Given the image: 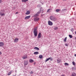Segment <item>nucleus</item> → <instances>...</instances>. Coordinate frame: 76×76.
Returning <instances> with one entry per match:
<instances>
[{
    "instance_id": "1",
    "label": "nucleus",
    "mask_w": 76,
    "mask_h": 76,
    "mask_svg": "<svg viewBox=\"0 0 76 76\" xmlns=\"http://www.w3.org/2000/svg\"><path fill=\"white\" fill-rule=\"evenodd\" d=\"M37 27L35 28L34 29V30L33 33L35 37H37V35H38V32L37 31Z\"/></svg>"
},
{
    "instance_id": "2",
    "label": "nucleus",
    "mask_w": 76,
    "mask_h": 76,
    "mask_svg": "<svg viewBox=\"0 0 76 76\" xmlns=\"http://www.w3.org/2000/svg\"><path fill=\"white\" fill-rule=\"evenodd\" d=\"M50 20H52L53 21H56V20H57L56 18H55L54 16L53 15L51 16L50 17Z\"/></svg>"
},
{
    "instance_id": "3",
    "label": "nucleus",
    "mask_w": 76,
    "mask_h": 76,
    "mask_svg": "<svg viewBox=\"0 0 76 76\" xmlns=\"http://www.w3.org/2000/svg\"><path fill=\"white\" fill-rule=\"evenodd\" d=\"M48 24L49 25H50V26H52V25H53V22H51V21H48Z\"/></svg>"
},
{
    "instance_id": "4",
    "label": "nucleus",
    "mask_w": 76,
    "mask_h": 76,
    "mask_svg": "<svg viewBox=\"0 0 76 76\" xmlns=\"http://www.w3.org/2000/svg\"><path fill=\"white\" fill-rule=\"evenodd\" d=\"M41 33H39L38 34V37H37L39 39L41 38Z\"/></svg>"
},
{
    "instance_id": "5",
    "label": "nucleus",
    "mask_w": 76,
    "mask_h": 76,
    "mask_svg": "<svg viewBox=\"0 0 76 76\" xmlns=\"http://www.w3.org/2000/svg\"><path fill=\"white\" fill-rule=\"evenodd\" d=\"M35 21H38L39 20V18H36L34 19Z\"/></svg>"
},
{
    "instance_id": "6",
    "label": "nucleus",
    "mask_w": 76,
    "mask_h": 76,
    "mask_svg": "<svg viewBox=\"0 0 76 76\" xmlns=\"http://www.w3.org/2000/svg\"><path fill=\"white\" fill-rule=\"evenodd\" d=\"M18 40H19V39L18 38L15 39H14V42H18Z\"/></svg>"
},
{
    "instance_id": "7",
    "label": "nucleus",
    "mask_w": 76,
    "mask_h": 76,
    "mask_svg": "<svg viewBox=\"0 0 76 76\" xmlns=\"http://www.w3.org/2000/svg\"><path fill=\"white\" fill-rule=\"evenodd\" d=\"M31 18V16H26L25 18V19H29V18Z\"/></svg>"
},
{
    "instance_id": "8",
    "label": "nucleus",
    "mask_w": 76,
    "mask_h": 76,
    "mask_svg": "<svg viewBox=\"0 0 76 76\" xmlns=\"http://www.w3.org/2000/svg\"><path fill=\"white\" fill-rule=\"evenodd\" d=\"M28 64V61H24V65H27Z\"/></svg>"
},
{
    "instance_id": "9",
    "label": "nucleus",
    "mask_w": 76,
    "mask_h": 76,
    "mask_svg": "<svg viewBox=\"0 0 76 76\" xmlns=\"http://www.w3.org/2000/svg\"><path fill=\"white\" fill-rule=\"evenodd\" d=\"M4 45V43L3 42H0V47H2Z\"/></svg>"
},
{
    "instance_id": "10",
    "label": "nucleus",
    "mask_w": 76,
    "mask_h": 76,
    "mask_svg": "<svg viewBox=\"0 0 76 76\" xmlns=\"http://www.w3.org/2000/svg\"><path fill=\"white\" fill-rule=\"evenodd\" d=\"M0 15L1 16H4L5 15V14L4 13H2L1 12H0Z\"/></svg>"
},
{
    "instance_id": "11",
    "label": "nucleus",
    "mask_w": 76,
    "mask_h": 76,
    "mask_svg": "<svg viewBox=\"0 0 76 76\" xmlns=\"http://www.w3.org/2000/svg\"><path fill=\"white\" fill-rule=\"evenodd\" d=\"M30 14V11H27L26 13V15H29Z\"/></svg>"
},
{
    "instance_id": "12",
    "label": "nucleus",
    "mask_w": 76,
    "mask_h": 76,
    "mask_svg": "<svg viewBox=\"0 0 76 76\" xmlns=\"http://www.w3.org/2000/svg\"><path fill=\"white\" fill-rule=\"evenodd\" d=\"M56 12H57V13H58L59 12H60V11H61V10L57 9L56 10Z\"/></svg>"
},
{
    "instance_id": "13",
    "label": "nucleus",
    "mask_w": 76,
    "mask_h": 76,
    "mask_svg": "<svg viewBox=\"0 0 76 76\" xmlns=\"http://www.w3.org/2000/svg\"><path fill=\"white\" fill-rule=\"evenodd\" d=\"M71 76H76V74L73 72L72 73Z\"/></svg>"
},
{
    "instance_id": "14",
    "label": "nucleus",
    "mask_w": 76,
    "mask_h": 76,
    "mask_svg": "<svg viewBox=\"0 0 76 76\" xmlns=\"http://www.w3.org/2000/svg\"><path fill=\"white\" fill-rule=\"evenodd\" d=\"M28 57V56L26 55L25 56V57H22L23 59H26V58H27Z\"/></svg>"
},
{
    "instance_id": "15",
    "label": "nucleus",
    "mask_w": 76,
    "mask_h": 76,
    "mask_svg": "<svg viewBox=\"0 0 76 76\" xmlns=\"http://www.w3.org/2000/svg\"><path fill=\"white\" fill-rule=\"evenodd\" d=\"M29 61L30 62V63H33V62H34V60L30 59L29 60Z\"/></svg>"
},
{
    "instance_id": "16",
    "label": "nucleus",
    "mask_w": 76,
    "mask_h": 76,
    "mask_svg": "<svg viewBox=\"0 0 76 76\" xmlns=\"http://www.w3.org/2000/svg\"><path fill=\"white\" fill-rule=\"evenodd\" d=\"M39 54V53H38V52H36L34 53V54H35V55H37V54Z\"/></svg>"
},
{
    "instance_id": "17",
    "label": "nucleus",
    "mask_w": 76,
    "mask_h": 76,
    "mask_svg": "<svg viewBox=\"0 0 76 76\" xmlns=\"http://www.w3.org/2000/svg\"><path fill=\"white\" fill-rule=\"evenodd\" d=\"M39 58L41 59V58H42L43 57V56H42V55H40L39 56Z\"/></svg>"
},
{
    "instance_id": "18",
    "label": "nucleus",
    "mask_w": 76,
    "mask_h": 76,
    "mask_svg": "<svg viewBox=\"0 0 76 76\" xmlns=\"http://www.w3.org/2000/svg\"><path fill=\"white\" fill-rule=\"evenodd\" d=\"M28 1V0H22V2H26V1Z\"/></svg>"
},
{
    "instance_id": "19",
    "label": "nucleus",
    "mask_w": 76,
    "mask_h": 76,
    "mask_svg": "<svg viewBox=\"0 0 76 76\" xmlns=\"http://www.w3.org/2000/svg\"><path fill=\"white\" fill-rule=\"evenodd\" d=\"M41 9H40V11H39L37 12V14L38 15H39V13H41Z\"/></svg>"
},
{
    "instance_id": "20",
    "label": "nucleus",
    "mask_w": 76,
    "mask_h": 76,
    "mask_svg": "<svg viewBox=\"0 0 76 76\" xmlns=\"http://www.w3.org/2000/svg\"><path fill=\"white\" fill-rule=\"evenodd\" d=\"M69 36L70 38H73V36H72V35H71L69 34Z\"/></svg>"
},
{
    "instance_id": "21",
    "label": "nucleus",
    "mask_w": 76,
    "mask_h": 76,
    "mask_svg": "<svg viewBox=\"0 0 76 76\" xmlns=\"http://www.w3.org/2000/svg\"><path fill=\"white\" fill-rule=\"evenodd\" d=\"M39 16V15H38V14L37 13V14H36L34 15V17H35L36 16Z\"/></svg>"
},
{
    "instance_id": "22",
    "label": "nucleus",
    "mask_w": 76,
    "mask_h": 76,
    "mask_svg": "<svg viewBox=\"0 0 76 76\" xmlns=\"http://www.w3.org/2000/svg\"><path fill=\"white\" fill-rule=\"evenodd\" d=\"M66 39H67V37H66L65 38H64V42H66Z\"/></svg>"
},
{
    "instance_id": "23",
    "label": "nucleus",
    "mask_w": 76,
    "mask_h": 76,
    "mask_svg": "<svg viewBox=\"0 0 76 76\" xmlns=\"http://www.w3.org/2000/svg\"><path fill=\"white\" fill-rule=\"evenodd\" d=\"M51 10V9H50L48 10L47 11V12L48 13H49V12H51V11H50V10Z\"/></svg>"
},
{
    "instance_id": "24",
    "label": "nucleus",
    "mask_w": 76,
    "mask_h": 76,
    "mask_svg": "<svg viewBox=\"0 0 76 76\" xmlns=\"http://www.w3.org/2000/svg\"><path fill=\"white\" fill-rule=\"evenodd\" d=\"M64 65L65 66H69V64L67 63H64Z\"/></svg>"
},
{
    "instance_id": "25",
    "label": "nucleus",
    "mask_w": 76,
    "mask_h": 76,
    "mask_svg": "<svg viewBox=\"0 0 76 76\" xmlns=\"http://www.w3.org/2000/svg\"><path fill=\"white\" fill-rule=\"evenodd\" d=\"M57 61L58 63H60L61 61V60L60 59L57 60Z\"/></svg>"
},
{
    "instance_id": "26",
    "label": "nucleus",
    "mask_w": 76,
    "mask_h": 76,
    "mask_svg": "<svg viewBox=\"0 0 76 76\" xmlns=\"http://www.w3.org/2000/svg\"><path fill=\"white\" fill-rule=\"evenodd\" d=\"M49 60H50V61H53V58L50 57L49 58Z\"/></svg>"
},
{
    "instance_id": "27",
    "label": "nucleus",
    "mask_w": 76,
    "mask_h": 76,
    "mask_svg": "<svg viewBox=\"0 0 76 76\" xmlns=\"http://www.w3.org/2000/svg\"><path fill=\"white\" fill-rule=\"evenodd\" d=\"M34 49H37V50H39V48H37V47H35L34 48Z\"/></svg>"
},
{
    "instance_id": "28",
    "label": "nucleus",
    "mask_w": 76,
    "mask_h": 76,
    "mask_svg": "<svg viewBox=\"0 0 76 76\" xmlns=\"http://www.w3.org/2000/svg\"><path fill=\"white\" fill-rule=\"evenodd\" d=\"M49 60H50V58H47L45 60V62H47V61H48Z\"/></svg>"
},
{
    "instance_id": "29",
    "label": "nucleus",
    "mask_w": 76,
    "mask_h": 76,
    "mask_svg": "<svg viewBox=\"0 0 76 76\" xmlns=\"http://www.w3.org/2000/svg\"><path fill=\"white\" fill-rule=\"evenodd\" d=\"M55 30H57L58 29V27H55L54 28Z\"/></svg>"
},
{
    "instance_id": "30",
    "label": "nucleus",
    "mask_w": 76,
    "mask_h": 76,
    "mask_svg": "<svg viewBox=\"0 0 76 76\" xmlns=\"http://www.w3.org/2000/svg\"><path fill=\"white\" fill-rule=\"evenodd\" d=\"M11 73H12V72H10L8 73V75H11Z\"/></svg>"
},
{
    "instance_id": "31",
    "label": "nucleus",
    "mask_w": 76,
    "mask_h": 76,
    "mask_svg": "<svg viewBox=\"0 0 76 76\" xmlns=\"http://www.w3.org/2000/svg\"><path fill=\"white\" fill-rule=\"evenodd\" d=\"M29 73L30 74H33V73H34V72H33L32 71H31Z\"/></svg>"
},
{
    "instance_id": "32",
    "label": "nucleus",
    "mask_w": 76,
    "mask_h": 76,
    "mask_svg": "<svg viewBox=\"0 0 76 76\" xmlns=\"http://www.w3.org/2000/svg\"><path fill=\"white\" fill-rule=\"evenodd\" d=\"M72 64H73V65H74V66H75V62H74V61H73L72 62Z\"/></svg>"
},
{
    "instance_id": "33",
    "label": "nucleus",
    "mask_w": 76,
    "mask_h": 76,
    "mask_svg": "<svg viewBox=\"0 0 76 76\" xmlns=\"http://www.w3.org/2000/svg\"><path fill=\"white\" fill-rule=\"evenodd\" d=\"M65 46H66L67 47H68V45H69L67 44H65Z\"/></svg>"
},
{
    "instance_id": "34",
    "label": "nucleus",
    "mask_w": 76,
    "mask_h": 76,
    "mask_svg": "<svg viewBox=\"0 0 76 76\" xmlns=\"http://www.w3.org/2000/svg\"><path fill=\"white\" fill-rule=\"evenodd\" d=\"M1 2H2V0H0V3H1Z\"/></svg>"
},
{
    "instance_id": "35",
    "label": "nucleus",
    "mask_w": 76,
    "mask_h": 76,
    "mask_svg": "<svg viewBox=\"0 0 76 76\" xmlns=\"http://www.w3.org/2000/svg\"><path fill=\"white\" fill-rule=\"evenodd\" d=\"M71 31H72V32L73 31V28H72L71 29Z\"/></svg>"
},
{
    "instance_id": "36",
    "label": "nucleus",
    "mask_w": 76,
    "mask_h": 76,
    "mask_svg": "<svg viewBox=\"0 0 76 76\" xmlns=\"http://www.w3.org/2000/svg\"><path fill=\"white\" fill-rule=\"evenodd\" d=\"M1 54H2V53H1V52H0V55Z\"/></svg>"
},
{
    "instance_id": "37",
    "label": "nucleus",
    "mask_w": 76,
    "mask_h": 76,
    "mask_svg": "<svg viewBox=\"0 0 76 76\" xmlns=\"http://www.w3.org/2000/svg\"><path fill=\"white\" fill-rule=\"evenodd\" d=\"M18 12H16L15 14H18Z\"/></svg>"
},
{
    "instance_id": "38",
    "label": "nucleus",
    "mask_w": 76,
    "mask_h": 76,
    "mask_svg": "<svg viewBox=\"0 0 76 76\" xmlns=\"http://www.w3.org/2000/svg\"><path fill=\"white\" fill-rule=\"evenodd\" d=\"M61 76H65V75H62Z\"/></svg>"
},
{
    "instance_id": "39",
    "label": "nucleus",
    "mask_w": 76,
    "mask_h": 76,
    "mask_svg": "<svg viewBox=\"0 0 76 76\" xmlns=\"http://www.w3.org/2000/svg\"><path fill=\"white\" fill-rule=\"evenodd\" d=\"M74 56L76 57V54H75Z\"/></svg>"
},
{
    "instance_id": "40",
    "label": "nucleus",
    "mask_w": 76,
    "mask_h": 76,
    "mask_svg": "<svg viewBox=\"0 0 76 76\" xmlns=\"http://www.w3.org/2000/svg\"><path fill=\"white\" fill-rule=\"evenodd\" d=\"M63 1H66V0H62Z\"/></svg>"
},
{
    "instance_id": "41",
    "label": "nucleus",
    "mask_w": 76,
    "mask_h": 76,
    "mask_svg": "<svg viewBox=\"0 0 76 76\" xmlns=\"http://www.w3.org/2000/svg\"><path fill=\"white\" fill-rule=\"evenodd\" d=\"M1 12H3V10H2V11H1Z\"/></svg>"
},
{
    "instance_id": "42",
    "label": "nucleus",
    "mask_w": 76,
    "mask_h": 76,
    "mask_svg": "<svg viewBox=\"0 0 76 76\" xmlns=\"http://www.w3.org/2000/svg\"><path fill=\"white\" fill-rule=\"evenodd\" d=\"M75 39H76V37H75Z\"/></svg>"
},
{
    "instance_id": "43",
    "label": "nucleus",
    "mask_w": 76,
    "mask_h": 76,
    "mask_svg": "<svg viewBox=\"0 0 76 76\" xmlns=\"http://www.w3.org/2000/svg\"><path fill=\"white\" fill-rule=\"evenodd\" d=\"M15 76V75H13V76Z\"/></svg>"
},
{
    "instance_id": "44",
    "label": "nucleus",
    "mask_w": 76,
    "mask_h": 76,
    "mask_svg": "<svg viewBox=\"0 0 76 76\" xmlns=\"http://www.w3.org/2000/svg\"><path fill=\"white\" fill-rule=\"evenodd\" d=\"M35 64V63H34V64Z\"/></svg>"
}]
</instances>
